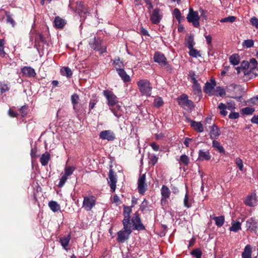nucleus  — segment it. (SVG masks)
Returning <instances> with one entry per match:
<instances>
[{
  "label": "nucleus",
  "instance_id": "obj_52",
  "mask_svg": "<svg viewBox=\"0 0 258 258\" xmlns=\"http://www.w3.org/2000/svg\"><path fill=\"white\" fill-rule=\"evenodd\" d=\"M150 163L155 165L158 162V158L155 155H152L149 157Z\"/></svg>",
  "mask_w": 258,
  "mask_h": 258
},
{
  "label": "nucleus",
  "instance_id": "obj_45",
  "mask_svg": "<svg viewBox=\"0 0 258 258\" xmlns=\"http://www.w3.org/2000/svg\"><path fill=\"white\" fill-rule=\"evenodd\" d=\"M254 111V109L250 107H245L244 108H242L241 110L242 114L246 115L251 114Z\"/></svg>",
  "mask_w": 258,
  "mask_h": 258
},
{
  "label": "nucleus",
  "instance_id": "obj_4",
  "mask_svg": "<svg viewBox=\"0 0 258 258\" xmlns=\"http://www.w3.org/2000/svg\"><path fill=\"white\" fill-rule=\"evenodd\" d=\"M96 199L93 196H86L84 198L83 208L87 211H90L95 206Z\"/></svg>",
  "mask_w": 258,
  "mask_h": 258
},
{
  "label": "nucleus",
  "instance_id": "obj_62",
  "mask_svg": "<svg viewBox=\"0 0 258 258\" xmlns=\"http://www.w3.org/2000/svg\"><path fill=\"white\" fill-rule=\"evenodd\" d=\"M150 146L152 147V149L155 151H158L159 150V146L155 142H152L150 144Z\"/></svg>",
  "mask_w": 258,
  "mask_h": 258
},
{
  "label": "nucleus",
  "instance_id": "obj_29",
  "mask_svg": "<svg viewBox=\"0 0 258 258\" xmlns=\"http://www.w3.org/2000/svg\"><path fill=\"white\" fill-rule=\"evenodd\" d=\"M76 8L79 11L80 16H82L83 14L86 15L87 14L84 6L81 2H77L76 3Z\"/></svg>",
  "mask_w": 258,
  "mask_h": 258
},
{
  "label": "nucleus",
  "instance_id": "obj_55",
  "mask_svg": "<svg viewBox=\"0 0 258 258\" xmlns=\"http://www.w3.org/2000/svg\"><path fill=\"white\" fill-rule=\"evenodd\" d=\"M27 110H28L27 106L24 105L21 107V108L20 109V113H21L22 116L24 117L27 115Z\"/></svg>",
  "mask_w": 258,
  "mask_h": 258
},
{
  "label": "nucleus",
  "instance_id": "obj_39",
  "mask_svg": "<svg viewBox=\"0 0 258 258\" xmlns=\"http://www.w3.org/2000/svg\"><path fill=\"white\" fill-rule=\"evenodd\" d=\"M238 54H234L229 57L230 62L233 65H237L239 62V58Z\"/></svg>",
  "mask_w": 258,
  "mask_h": 258
},
{
  "label": "nucleus",
  "instance_id": "obj_25",
  "mask_svg": "<svg viewBox=\"0 0 258 258\" xmlns=\"http://www.w3.org/2000/svg\"><path fill=\"white\" fill-rule=\"evenodd\" d=\"M117 73L123 82H128L131 81L130 77L123 69L118 70Z\"/></svg>",
  "mask_w": 258,
  "mask_h": 258
},
{
  "label": "nucleus",
  "instance_id": "obj_37",
  "mask_svg": "<svg viewBox=\"0 0 258 258\" xmlns=\"http://www.w3.org/2000/svg\"><path fill=\"white\" fill-rule=\"evenodd\" d=\"M214 92V94L213 95L219 96L220 97L224 96L226 94L225 89L221 87H217Z\"/></svg>",
  "mask_w": 258,
  "mask_h": 258
},
{
  "label": "nucleus",
  "instance_id": "obj_6",
  "mask_svg": "<svg viewBox=\"0 0 258 258\" xmlns=\"http://www.w3.org/2000/svg\"><path fill=\"white\" fill-rule=\"evenodd\" d=\"M132 222L133 225L134 229L138 230H143L145 229V227L141 222L139 214L136 213L132 218Z\"/></svg>",
  "mask_w": 258,
  "mask_h": 258
},
{
  "label": "nucleus",
  "instance_id": "obj_56",
  "mask_svg": "<svg viewBox=\"0 0 258 258\" xmlns=\"http://www.w3.org/2000/svg\"><path fill=\"white\" fill-rule=\"evenodd\" d=\"M236 17H225L220 20L222 23L230 22L232 23L235 21Z\"/></svg>",
  "mask_w": 258,
  "mask_h": 258
},
{
  "label": "nucleus",
  "instance_id": "obj_51",
  "mask_svg": "<svg viewBox=\"0 0 258 258\" xmlns=\"http://www.w3.org/2000/svg\"><path fill=\"white\" fill-rule=\"evenodd\" d=\"M226 107L227 109L233 111L235 109V104L234 101H230L227 103Z\"/></svg>",
  "mask_w": 258,
  "mask_h": 258
},
{
  "label": "nucleus",
  "instance_id": "obj_7",
  "mask_svg": "<svg viewBox=\"0 0 258 258\" xmlns=\"http://www.w3.org/2000/svg\"><path fill=\"white\" fill-rule=\"evenodd\" d=\"M103 95L106 98L109 106L114 105L117 102V98L112 92L109 90H104Z\"/></svg>",
  "mask_w": 258,
  "mask_h": 258
},
{
  "label": "nucleus",
  "instance_id": "obj_35",
  "mask_svg": "<svg viewBox=\"0 0 258 258\" xmlns=\"http://www.w3.org/2000/svg\"><path fill=\"white\" fill-rule=\"evenodd\" d=\"M187 21L192 24L196 27H198L200 26V17H186Z\"/></svg>",
  "mask_w": 258,
  "mask_h": 258
},
{
  "label": "nucleus",
  "instance_id": "obj_5",
  "mask_svg": "<svg viewBox=\"0 0 258 258\" xmlns=\"http://www.w3.org/2000/svg\"><path fill=\"white\" fill-rule=\"evenodd\" d=\"M89 45L92 49L99 51L100 53L106 51V48L102 45V40L100 39H96V37H94L93 41L89 42Z\"/></svg>",
  "mask_w": 258,
  "mask_h": 258
},
{
  "label": "nucleus",
  "instance_id": "obj_22",
  "mask_svg": "<svg viewBox=\"0 0 258 258\" xmlns=\"http://www.w3.org/2000/svg\"><path fill=\"white\" fill-rule=\"evenodd\" d=\"M192 83V90L195 94L199 95L202 93L201 87L200 84L198 82V80H194Z\"/></svg>",
  "mask_w": 258,
  "mask_h": 258
},
{
  "label": "nucleus",
  "instance_id": "obj_64",
  "mask_svg": "<svg viewBox=\"0 0 258 258\" xmlns=\"http://www.w3.org/2000/svg\"><path fill=\"white\" fill-rule=\"evenodd\" d=\"M150 20L153 24H157L160 22L161 17H151Z\"/></svg>",
  "mask_w": 258,
  "mask_h": 258
},
{
  "label": "nucleus",
  "instance_id": "obj_60",
  "mask_svg": "<svg viewBox=\"0 0 258 258\" xmlns=\"http://www.w3.org/2000/svg\"><path fill=\"white\" fill-rule=\"evenodd\" d=\"M250 23L252 26H255L256 28H258V19L255 17L252 18L250 19Z\"/></svg>",
  "mask_w": 258,
  "mask_h": 258
},
{
  "label": "nucleus",
  "instance_id": "obj_42",
  "mask_svg": "<svg viewBox=\"0 0 258 258\" xmlns=\"http://www.w3.org/2000/svg\"><path fill=\"white\" fill-rule=\"evenodd\" d=\"M254 44V41L252 39H247L244 40L242 42V46L245 48H248L252 47Z\"/></svg>",
  "mask_w": 258,
  "mask_h": 258
},
{
  "label": "nucleus",
  "instance_id": "obj_23",
  "mask_svg": "<svg viewBox=\"0 0 258 258\" xmlns=\"http://www.w3.org/2000/svg\"><path fill=\"white\" fill-rule=\"evenodd\" d=\"M50 158V155L48 152H46L44 154H42L40 159V162L42 165H46L48 164Z\"/></svg>",
  "mask_w": 258,
  "mask_h": 258
},
{
  "label": "nucleus",
  "instance_id": "obj_21",
  "mask_svg": "<svg viewBox=\"0 0 258 258\" xmlns=\"http://www.w3.org/2000/svg\"><path fill=\"white\" fill-rule=\"evenodd\" d=\"M185 44L188 49L194 47L195 42L194 41V38L192 35H189L185 38Z\"/></svg>",
  "mask_w": 258,
  "mask_h": 258
},
{
  "label": "nucleus",
  "instance_id": "obj_63",
  "mask_svg": "<svg viewBox=\"0 0 258 258\" xmlns=\"http://www.w3.org/2000/svg\"><path fill=\"white\" fill-rule=\"evenodd\" d=\"M148 204V201L146 200H144L142 202L140 209L142 211H145Z\"/></svg>",
  "mask_w": 258,
  "mask_h": 258
},
{
  "label": "nucleus",
  "instance_id": "obj_9",
  "mask_svg": "<svg viewBox=\"0 0 258 258\" xmlns=\"http://www.w3.org/2000/svg\"><path fill=\"white\" fill-rule=\"evenodd\" d=\"M99 138L102 140L112 141L115 139V135L111 130H105L100 132Z\"/></svg>",
  "mask_w": 258,
  "mask_h": 258
},
{
  "label": "nucleus",
  "instance_id": "obj_46",
  "mask_svg": "<svg viewBox=\"0 0 258 258\" xmlns=\"http://www.w3.org/2000/svg\"><path fill=\"white\" fill-rule=\"evenodd\" d=\"M132 212L131 209L127 206H125L123 210L124 219H130V213Z\"/></svg>",
  "mask_w": 258,
  "mask_h": 258
},
{
  "label": "nucleus",
  "instance_id": "obj_17",
  "mask_svg": "<svg viewBox=\"0 0 258 258\" xmlns=\"http://www.w3.org/2000/svg\"><path fill=\"white\" fill-rule=\"evenodd\" d=\"M257 225V221L253 218H250L246 222V227L252 231H256Z\"/></svg>",
  "mask_w": 258,
  "mask_h": 258
},
{
  "label": "nucleus",
  "instance_id": "obj_15",
  "mask_svg": "<svg viewBox=\"0 0 258 258\" xmlns=\"http://www.w3.org/2000/svg\"><path fill=\"white\" fill-rule=\"evenodd\" d=\"M154 61L161 66H165L166 64V58L164 55L160 52H155L154 56Z\"/></svg>",
  "mask_w": 258,
  "mask_h": 258
},
{
  "label": "nucleus",
  "instance_id": "obj_44",
  "mask_svg": "<svg viewBox=\"0 0 258 258\" xmlns=\"http://www.w3.org/2000/svg\"><path fill=\"white\" fill-rule=\"evenodd\" d=\"M189 49V54L190 56L196 58L201 56L200 52L198 50L196 49L195 48H194V47H192V48H190Z\"/></svg>",
  "mask_w": 258,
  "mask_h": 258
},
{
  "label": "nucleus",
  "instance_id": "obj_10",
  "mask_svg": "<svg viewBox=\"0 0 258 258\" xmlns=\"http://www.w3.org/2000/svg\"><path fill=\"white\" fill-rule=\"evenodd\" d=\"M108 183L110 185L111 190L114 192L116 189V183L117 182L116 175L112 169H110L108 175Z\"/></svg>",
  "mask_w": 258,
  "mask_h": 258
},
{
  "label": "nucleus",
  "instance_id": "obj_57",
  "mask_svg": "<svg viewBox=\"0 0 258 258\" xmlns=\"http://www.w3.org/2000/svg\"><path fill=\"white\" fill-rule=\"evenodd\" d=\"M187 16H199V12L194 11L192 8H189Z\"/></svg>",
  "mask_w": 258,
  "mask_h": 258
},
{
  "label": "nucleus",
  "instance_id": "obj_40",
  "mask_svg": "<svg viewBox=\"0 0 258 258\" xmlns=\"http://www.w3.org/2000/svg\"><path fill=\"white\" fill-rule=\"evenodd\" d=\"M218 108L220 109V114L224 116H225L226 115H227V111L226 110L227 108V107H226V105L223 103H220L219 105H218Z\"/></svg>",
  "mask_w": 258,
  "mask_h": 258
},
{
  "label": "nucleus",
  "instance_id": "obj_30",
  "mask_svg": "<svg viewBox=\"0 0 258 258\" xmlns=\"http://www.w3.org/2000/svg\"><path fill=\"white\" fill-rule=\"evenodd\" d=\"M48 206L50 209L54 212L60 211V205L55 201H50L48 203Z\"/></svg>",
  "mask_w": 258,
  "mask_h": 258
},
{
  "label": "nucleus",
  "instance_id": "obj_1",
  "mask_svg": "<svg viewBox=\"0 0 258 258\" xmlns=\"http://www.w3.org/2000/svg\"><path fill=\"white\" fill-rule=\"evenodd\" d=\"M138 89L142 96L150 97L152 94V86L147 79H140L137 82Z\"/></svg>",
  "mask_w": 258,
  "mask_h": 258
},
{
  "label": "nucleus",
  "instance_id": "obj_50",
  "mask_svg": "<svg viewBox=\"0 0 258 258\" xmlns=\"http://www.w3.org/2000/svg\"><path fill=\"white\" fill-rule=\"evenodd\" d=\"M154 106L156 107H160L163 104V101L161 97H157L154 99Z\"/></svg>",
  "mask_w": 258,
  "mask_h": 258
},
{
  "label": "nucleus",
  "instance_id": "obj_28",
  "mask_svg": "<svg viewBox=\"0 0 258 258\" xmlns=\"http://www.w3.org/2000/svg\"><path fill=\"white\" fill-rule=\"evenodd\" d=\"M246 72L247 75L249 76L250 79L258 76V66L249 70L246 71L244 72L245 75H246Z\"/></svg>",
  "mask_w": 258,
  "mask_h": 258
},
{
  "label": "nucleus",
  "instance_id": "obj_26",
  "mask_svg": "<svg viewBox=\"0 0 258 258\" xmlns=\"http://www.w3.org/2000/svg\"><path fill=\"white\" fill-rule=\"evenodd\" d=\"M251 248L249 245L245 246L244 251L242 253V258H251Z\"/></svg>",
  "mask_w": 258,
  "mask_h": 258
},
{
  "label": "nucleus",
  "instance_id": "obj_59",
  "mask_svg": "<svg viewBox=\"0 0 258 258\" xmlns=\"http://www.w3.org/2000/svg\"><path fill=\"white\" fill-rule=\"evenodd\" d=\"M194 141V140L192 138H185L184 141V144L186 146V147H189L190 143L193 142Z\"/></svg>",
  "mask_w": 258,
  "mask_h": 258
},
{
  "label": "nucleus",
  "instance_id": "obj_38",
  "mask_svg": "<svg viewBox=\"0 0 258 258\" xmlns=\"http://www.w3.org/2000/svg\"><path fill=\"white\" fill-rule=\"evenodd\" d=\"M213 147L217 150L220 153L224 152L223 147L221 145L220 143L216 140H213L212 143Z\"/></svg>",
  "mask_w": 258,
  "mask_h": 258
},
{
  "label": "nucleus",
  "instance_id": "obj_53",
  "mask_svg": "<svg viewBox=\"0 0 258 258\" xmlns=\"http://www.w3.org/2000/svg\"><path fill=\"white\" fill-rule=\"evenodd\" d=\"M9 90V88L7 84L0 83V91L1 93H3Z\"/></svg>",
  "mask_w": 258,
  "mask_h": 258
},
{
  "label": "nucleus",
  "instance_id": "obj_14",
  "mask_svg": "<svg viewBox=\"0 0 258 258\" xmlns=\"http://www.w3.org/2000/svg\"><path fill=\"white\" fill-rule=\"evenodd\" d=\"M244 203L246 205L249 207L255 206L257 203L255 193L252 192L250 195L248 196L244 201Z\"/></svg>",
  "mask_w": 258,
  "mask_h": 258
},
{
  "label": "nucleus",
  "instance_id": "obj_24",
  "mask_svg": "<svg viewBox=\"0 0 258 258\" xmlns=\"http://www.w3.org/2000/svg\"><path fill=\"white\" fill-rule=\"evenodd\" d=\"M191 126L198 132L202 133L204 131V127L201 122L192 121Z\"/></svg>",
  "mask_w": 258,
  "mask_h": 258
},
{
  "label": "nucleus",
  "instance_id": "obj_58",
  "mask_svg": "<svg viewBox=\"0 0 258 258\" xmlns=\"http://www.w3.org/2000/svg\"><path fill=\"white\" fill-rule=\"evenodd\" d=\"M239 117V114L238 112H235L232 111L229 115V117L230 119H237Z\"/></svg>",
  "mask_w": 258,
  "mask_h": 258
},
{
  "label": "nucleus",
  "instance_id": "obj_41",
  "mask_svg": "<svg viewBox=\"0 0 258 258\" xmlns=\"http://www.w3.org/2000/svg\"><path fill=\"white\" fill-rule=\"evenodd\" d=\"M179 162L180 164L188 165L189 162V158L187 155L183 154L180 157Z\"/></svg>",
  "mask_w": 258,
  "mask_h": 258
},
{
  "label": "nucleus",
  "instance_id": "obj_3",
  "mask_svg": "<svg viewBox=\"0 0 258 258\" xmlns=\"http://www.w3.org/2000/svg\"><path fill=\"white\" fill-rule=\"evenodd\" d=\"M179 104L184 109L191 110L195 107L194 103L189 100L186 95L183 94L178 98Z\"/></svg>",
  "mask_w": 258,
  "mask_h": 258
},
{
  "label": "nucleus",
  "instance_id": "obj_48",
  "mask_svg": "<svg viewBox=\"0 0 258 258\" xmlns=\"http://www.w3.org/2000/svg\"><path fill=\"white\" fill-rule=\"evenodd\" d=\"M183 204L184 207H185L187 208H190L191 206V202L189 198V196L187 193L185 195L183 200Z\"/></svg>",
  "mask_w": 258,
  "mask_h": 258
},
{
  "label": "nucleus",
  "instance_id": "obj_20",
  "mask_svg": "<svg viewBox=\"0 0 258 258\" xmlns=\"http://www.w3.org/2000/svg\"><path fill=\"white\" fill-rule=\"evenodd\" d=\"M54 25L56 28H62L66 24V21L61 17H55Z\"/></svg>",
  "mask_w": 258,
  "mask_h": 258
},
{
  "label": "nucleus",
  "instance_id": "obj_31",
  "mask_svg": "<svg viewBox=\"0 0 258 258\" xmlns=\"http://www.w3.org/2000/svg\"><path fill=\"white\" fill-rule=\"evenodd\" d=\"M123 228L122 230L131 233V225L130 223V219H123L122 221Z\"/></svg>",
  "mask_w": 258,
  "mask_h": 258
},
{
  "label": "nucleus",
  "instance_id": "obj_34",
  "mask_svg": "<svg viewBox=\"0 0 258 258\" xmlns=\"http://www.w3.org/2000/svg\"><path fill=\"white\" fill-rule=\"evenodd\" d=\"M70 240V235H68L67 236L63 237H62L60 238V242L61 243V245L63 247V248H64L65 249H67V247L69 245Z\"/></svg>",
  "mask_w": 258,
  "mask_h": 258
},
{
  "label": "nucleus",
  "instance_id": "obj_19",
  "mask_svg": "<svg viewBox=\"0 0 258 258\" xmlns=\"http://www.w3.org/2000/svg\"><path fill=\"white\" fill-rule=\"evenodd\" d=\"M211 158V155L209 151L200 150L199 152L198 160L200 161L209 160Z\"/></svg>",
  "mask_w": 258,
  "mask_h": 258
},
{
  "label": "nucleus",
  "instance_id": "obj_27",
  "mask_svg": "<svg viewBox=\"0 0 258 258\" xmlns=\"http://www.w3.org/2000/svg\"><path fill=\"white\" fill-rule=\"evenodd\" d=\"M241 229V223L239 221H232L231 222V226L229 228L230 231L237 232Z\"/></svg>",
  "mask_w": 258,
  "mask_h": 258
},
{
  "label": "nucleus",
  "instance_id": "obj_33",
  "mask_svg": "<svg viewBox=\"0 0 258 258\" xmlns=\"http://www.w3.org/2000/svg\"><path fill=\"white\" fill-rule=\"evenodd\" d=\"M60 73L63 76H66L68 78H71L72 76V72L69 67H63L60 69Z\"/></svg>",
  "mask_w": 258,
  "mask_h": 258
},
{
  "label": "nucleus",
  "instance_id": "obj_8",
  "mask_svg": "<svg viewBox=\"0 0 258 258\" xmlns=\"http://www.w3.org/2000/svg\"><path fill=\"white\" fill-rule=\"evenodd\" d=\"M146 175L143 174L140 176L138 182V189L141 195H144L147 190V185L145 183Z\"/></svg>",
  "mask_w": 258,
  "mask_h": 258
},
{
  "label": "nucleus",
  "instance_id": "obj_12",
  "mask_svg": "<svg viewBox=\"0 0 258 258\" xmlns=\"http://www.w3.org/2000/svg\"><path fill=\"white\" fill-rule=\"evenodd\" d=\"M161 194L162 196L161 203L163 205L166 204L167 199L169 198L171 191L167 186L163 185L161 189Z\"/></svg>",
  "mask_w": 258,
  "mask_h": 258
},
{
  "label": "nucleus",
  "instance_id": "obj_61",
  "mask_svg": "<svg viewBox=\"0 0 258 258\" xmlns=\"http://www.w3.org/2000/svg\"><path fill=\"white\" fill-rule=\"evenodd\" d=\"M188 76L189 77L191 82H193L195 80H197L198 77L193 72H189Z\"/></svg>",
  "mask_w": 258,
  "mask_h": 258
},
{
  "label": "nucleus",
  "instance_id": "obj_32",
  "mask_svg": "<svg viewBox=\"0 0 258 258\" xmlns=\"http://www.w3.org/2000/svg\"><path fill=\"white\" fill-rule=\"evenodd\" d=\"M79 97L76 94H74L71 97L72 103L73 104V108L76 112H77L78 109L77 105L79 102Z\"/></svg>",
  "mask_w": 258,
  "mask_h": 258
},
{
  "label": "nucleus",
  "instance_id": "obj_36",
  "mask_svg": "<svg viewBox=\"0 0 258 258\" xmlns=\"http://www.w3.org/2000/svg\"><path fill=\"white\" fill-rule=\"evenodd\" d=\"M213 219L215 221V224L218 227H221L223 225L225 221L224 217L223 216L214 217Z\"/></svg>",
  "mask_w": 258,
  "mask_h": 258
},
{
  "label": "nucleus",
  "instance_id": "obj_13",
  "mask_svg": "<svg viewBox=\"0 0 258 258\" xmlns=\"http://www.w3.org/2000/svg\"><path fill=\"white\" fill-rule=\"evenodd\" d=\"M205 128L208 130L209 128L210 129L209 134L210 137L212 139H217L220 136V131L218 127L216 126L214 124H213L211 126H205Z\"/></svg>",
  "mask_w": 258,
  "mask_h": 258
},
{
  "label": "nucleus",
  "instance_id": "obj_16",
  "mask_svg": "<svg viewBox=\"0 0 258 258\" xmlns=\"http://www.w3.org/2000/svg\"><path fill=\"white\" fill-rule=\"evenodd\" d=\"M130 234V233H128V232L122 229L120 230L117 233V241L121 243L124 242L126 239L128 238Z\"/></svg>",
  "mask_w": 258,
  "mask_h": 258
},
{
  "label": "nucleus",
  "instance_id": "obj_2",
  "mask_svg": "<svg viewBox=\"0 0 258 258\" xmlns=\"http://www.w3.org/2000/svg\"><path fill=\"white\" fill-rule=\"evenodd\" d=\"M76 169V167L74 166H66L64 167V172L60 174L61 177L58 183L59 187H61L64 185L69 177L73 174Z\"/></svg>",
  "mask_w": 258,
  "mask_h": 258
},
{
  "label": "nucleus",
  "instance_id": "obj_43",
  "mask_svg": "<svg viewBox=\"0 0 258 258\" xmlns=\"http://www.w3.org/2000/svg\"><path fill=\"white\" fill-rule=\"evenodd\" d=\"M113 64L116 68L117 71L118 70L122 69L121 68L123 66V63L120 61L119 58H115L113 61Z\"/></svg>",
  "mask_w": 258,
  "mask_h": 258
},
{
  "label": "nucleus",
  "instance_id": "obj_18",
  "mask_svg": "<svg viewBox=\"0 0 258 258\" xmlns=\"http://www.w3.org/2000/svg\"><path fill=\"white\" fill-rule=\"evenodd\" d=\"M21 71L26 77H34L36 75L34 69L30 67H24L22 69Z\"/></svg>",
  "mask_w": 258,
  "mask_h": 258
},
{
  "label": "nucleus",
  "instance_id": "obj_54",
  "mask_svg": "<svg viewBox=\"0 0 258 258\" xmlns=\"http://www.w3.org/2000/svg\"><path fill=\"white\" fill-rule=\"evenodd\" d=\"M257 67V61L254 58H252L250 59V62L248 64V70L252 69L255 67Z\"/></svg>",
  "mask_w": 258,
  "mask_h": 258
},
{
  "label": "nucleus",
  "instance_id": "obj_49",
  "mask_svg": "<svg viewBox=\"0 0 258 258\" xmlns=\"http://www.w3.org/2000/svg\"><path fill=\"white\" fill-rule=\"evenodd\" d=\"M235 163L239 168L240 171H243V164L242 160L239 157H237L235 160Z\"/></svg>",
  "mask_w": 258,
  "mask_h": 258
},
{
  "label": "nucleus",
  "instance_id": "obj_47",
  "mask_svg": "<svg viewBox=\"0 0 258 258\" xmlns=\"http://www.w3.org/2000/svg\"><path fill=\"white\" fill-rule=\"evenodd\" d=\"M190 253L196 258H201L202 254V251L199 248L194 249L191 251Z\"/></svg>",
  "mask_w": 258,
  "mask_h": 258
},
{
  "label": "nucleus",
  "instance_id": "obj_11",
  "mask_svg": "<svg viewBox=\"0 0 258 258\" xmlns=\"http://www.w3.org/2000/svg\"><path fill=\"white\" fill-rule=\"evenodd\" d=\"M216 85V81L211 79L210 82H207L204 88V92L209 95H213L214 94V89Z\"/></svg>",
  "mask_w": 258,
  "mask_h": 258
}]
</instances>
